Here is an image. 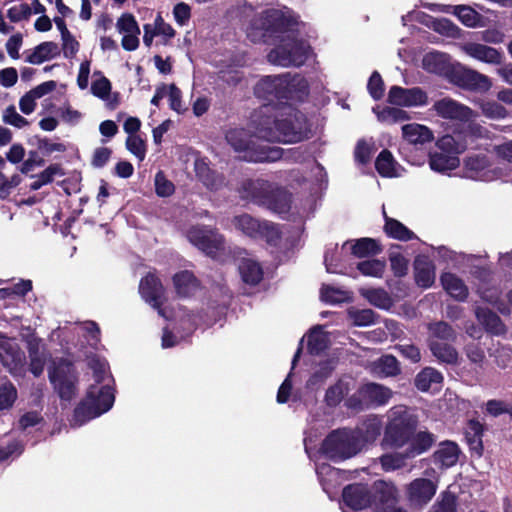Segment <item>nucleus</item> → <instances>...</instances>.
I'll return each instance as SVG.
<instances>
[{
	"instance_id": "nucleus-53",
	"label": "nucleus",
	"mask_w": 512,
	"mask_h": 512,
	"mask_svg": "<svg viewBox=\"0 0 512 512\" xmlns=\"http://www.w3.org/2000/svg\"><path fill=\"white\" fill-rule=\"evenodd\" d=\"M481 113L493 120L504 119L508 116L507 109L496 101H484L480 104Z\"/></svg>"
},
{
	"instance_id": "nucleus-31",
	"label": "nucleus",
	"mask_w": 512,
	"mask_h": 512,
	"mask_svg": "<svg viewBox=\"0 0 512 512\" xmlns=\"http://www.w3.org/2000/svg\"><path fill=\"white\" fill-rule=\"evenodd\" d=\"M435 441V435L429 431L415 432L406 450L411 458H415L427 452L434 445Z\"/></svg>"
},
{
	"instance_id": "nucleus-41",
	"label": "nucleus",
	"mask_w": 512,
	"mask_h": 512,
	"mask_svg": "<svg viewBox=\"0 0 512 512\" xmlns=\"http://www.w3.org/2000/svg\"><path fill=\"white\" fill-rule=\"evenodd\" d=\"M360 294L369 303L380 309H389L392 305L390 295L383 288L361 289Z\"/></svg>"
},
{
	"instance_id": "nucleus-44",
	"label": "nucleus",
	"mask_w": 512,
	"mask_h": 512,
	"mask_svg": "<svg viewBox=\"0 0 512 512\" xmlns=\"http://www.w3.org/2000/svg\"><path fill=\"white\" fill-rule=\"evenodd\" d=\"M431 333V340H438L441 342H454L457 334L453 327L444 321H439L429 325Z\"/></svg>"
},
{
	"instance_id": "nucleus-64",
	"label": "nucleus",
	"mask_w": 512,
	"mask_h": 512,
	"mask_svg": "<svg viewBox=\"0 0 512 512\" xmlns=\"http://www.w3.org/2000/svg\"><path fill=\"white\" fill-rule=\"evenodd\" d=\"M389 260L395 277L401 278L407 274L409 262L401 253L391 254Z\"/></svg>"
},
{
	"instance_id": "nucleus-37",
	"label": "nucleus",
	"mask_w": 512,
	"mask_h": 512,
	"mask_svg": "<svg viewBox=\"0 0 512 512\" xmlns=\"http://www.w3.org/2000/svg\"><path fill=\"white\" fill-rule=\"evenodd\" d=\"M336 364L337 360L333 358L320 361L317 370L314 371L307 380L306 387L314 388L315 386L324 382L327 378H329L332 375L333 371L336 368Z\"/></svg>"
},
{
	"instance_id": "nucleus-40",
	"label": "nucleus",
	"mask_w": 512,
	"mask_h": 512,
	"mask_svg": "<svg viewBox=\"0 0 512 512\" xmlns=\"http://www.w3.org/2000/svg\"><path fill=\"white\" fill-rule=\"evenodd\" d=\"M320 325L313 327L307 339V350L311 355H320L328 348V338Z\"/></svg>"
},
{
	"instance_id": "nucleus-62",
	"label": "nucleus",
	"mask_w": 512,
	"mask_h": 512,
	"mask_svg": "<svg viewBox=\"0 0 512 512\" xmlns=\"http://www.w3.org/2000/svg\"><path fill=\"white\" fill-rule=\"evenodd\" d=\"M373 153V147L364 139L358 140L355 150L354 158L359 164L366 165L370 162Z\"/></svg>"
},
{
	"instance_id": "nucleus-60",
	"label": "nucleus",
	"mask_w": 512,
	"mask_h": 512,
	"mask_svg": "<svg viewBox=\"0 0 512 512\" xmlns=\"http://www.w3.org/2000/svg\"><path fill=\"white\" fill-rule=\"evenodd\" d=\"M17 399V390L12 383L0 386V410L10 409Z\"/></svg>"
},
{
	"instance_id": "nucleus-30",
	"label": "nucleus",
	"mask_w": 512,
	"mask_h": 512,
	"mask_svg": "<svg viewBox=\"0 0 512 512\" xmlns=\"http://www.w3.org/2000/svg\"><path fill=\"white\" fill-rule=\"evenodd\" d=\"M233 224L236 229L240 230L246 236L252 239H259L264 220L261 221L252 217L250 214L243 213L234 217Z\"/></svg>"
},
{
	"instance_id": "nucleus-58",
	"label": "nucleus",
	"mask_w": 512,
	"mask_h": 512,
	"mask_svg": "<svg viewBox=\"0 0 512 512\" xmlns=\"http://www.w3.org/2000/svg\"><path fill=\"white\" fill-rule=\"evenodd\" d=\"M370 96L378 101L384 96V81L378 71H373L367 83Z\"/></svg>"
},
{
	"instance_id": "nucleus-63",
	"label": "nucleus",
	"mask_w": 512,
	"mask_h": 512,
	"mask_svg": "<svg viewBox=\"0 0 512 512\" xmlns=\"http://www.w3.org/2000/svg\"><path fill=\"white\" fill-rule=\"evenodd\" d=\"M155 191L160 197H169L175 191L174 184L165 177L162 171L155 175Z\"/></svg>"
},
{
	"instance_id": "nucleus-21",
	"label": "nucleus",
	"mask_w": 512,
	"mask_h": 512,
	"mask_svg": "<svg viewBox=\"0 0 512 512\" xmlns=\"http://www.w3.org/2000/svg\"><path fill=\"white\" fill-rule=\"evenodd\" d=\"M440 282L447 294H449L455 300L463 302L468 298V287L464 281L456 274L451 272H443L440 276Z\"/></svg>"
},
{
	"instance_id": "nucleus-4",
	"label": "nucleus",
	"mask_w": 512,
	"mask_h": 512,
	"mask_svg": "<svg viewBox=\"0 0 512 512\" xmlns=\"http://www.w3.org/2000/svg\"><path fill=\"white\" fill-rule=\"evenodd\" d=\"M227 143L235 152L241 153V159L247 162H275L283 157L281 147L259 142V136L251 135L244 128H231L225 134Z\"/></svg>"
},
{
	"instance_id": "nucleus-48",
	"label": "nucleus",
	"mask_w": 512,
	"mask_h": 512,
	"mask_svg": "<svg viewBox=\"0 0 512 512\" xmlns=\"http://www.w3.org/2000/svg\"><path fill=\"white\" fill-rule=\"evenodd\" d=\"M87 392H92V400L95 407L102 408L105 403H111L113 406L115 396L113 389L109 385H91Z\"/></svg>"
},
{
	"instance_id": "nucleus-42",
	"label": "nucleus",
	"mask_w": 512,
	"mask_h": 512,
	"mask_svg": "<svg viewBox=\"0 0 512 512\" xmlns=\"http://www.w3.org/2000/svg\"><path fill=\"white\" fill-rule=\"evenodd\" d=\"M458 496L450 490L442 491L429 512H457Z\"/></svg>"
},
{
	"instance_id": "nucleus-52",
	"label": "nucleus",
	"mask_w": 512,
	"mask_h": 512,
	"mask_svg": "<svg viewBox=\"0 0 512 512\" xmlns=\"http://www.w3.org/2000/svg\"><path fill=\"white\" fill-rule=\"evenodd\" d=\"M436 145L443 153L455 156L465 150V145L458 142L455 137L450 134H446L439 138Z\"/></svg>"
},
{
	"instance_id": "nucleus-61",
	"label": "nucleus",
	"mask_w": 512,
	"mask_h": 512,
	"mask_svg": "<svg viewBox=\"0 0 512 512\" xmlns=\"http://www.w3.org/2000/svg\"><path fill=\"white\" fill-rule=\"evenodd\" d=\"M3 122L16 128H23L29 125V121L17 113L14 105H9L3 112Z\"/></svg>"
},
{
	"instance_id": "nucleus-56",
	"label": "nucleus",
	"mask_w": 512,
	"mask_h": 512,
	"mask_svg": "<svg viewBox=\"0 0 512 512\" xmlns=\"http://www.w3.org/2000/svg\"><path fill=\"white\" fill-rule=\"evenodd\" d=\"M126 149L136 156L140 161H143L146 156V143L139 135H128L126 138Z\"/></svg>"
},
{
	"instance_id": "nucleus-49",
	"label": "nucleus",
	"mask_w": 512,
	"mask_h": 512,
	"mask_svg": "<svg viewBox=\"0 0 512 512\" xmlns=\"http://www.w3.org/2000/svg\"><path fill=\"white\" fill-rule=\"evenodd\" d=\"M385 268L386 262L380 259H369L357 264V269L362 275L375 278H381Z\"/></svg>"
},
{
	"instance_id": "nucleus-23",
	"label": "nucleus",
	"mask_w": 512,
	"mask_h": 512,
	"mask_svg": "<svg viewBox=\"0 0 512 512\" xmlns=\"http://www.w3.org/2000/svg\"><path fill=\"white\" fill-rule=\"evenodd\" d=\"M383 217V230L387 237L403 242L418 239L416 234L408 227H406L402 222L395 218L389 217L385 209H383Z\"/></svg>"
},
{
	"instance_id": "nucleus-6",
	"label": "nucleus",
	"mask_w": 512,
	"mask_h": 512,
	"mask_svg": "<svg viewBox=\"0 0 512 512\" xmlns=\"http://www.w3.org/2000/svg\"><path fill=\"white\" fill-rule=\"evenodd\" d=\"M310 46L295 35L287 34L267 55L268 61L283 67L302 66L308 59Z\"/></svg>"
},
{
	"instance_id": "nucleus-36",
	"label": "nucleus",
	"mask_w": 512,
	"mask_h": 512,
	"mask_svg": "<svg viewBox=\"0 0 512 512\" xmlns=\"http://www.w3.org/2000/svg\"><path fill=\"white\" fill-rule=\"evenodd\" d=\"M460 164L459 158L448 153H431L429 165L433 171L445 173L456 169Z\"/></svg>"
},
{
	"instance_id": "nucleus-55",
	"label": "nucleus",
	"mask_w": 512,
	"mask_h": 512,
	"mask_svg": "<svg viewBox=\"0 0 512 512\" xmlns=\"http://www.w3.org/2000/svg\"><path fill=\"white\" fill-rule=\"evenodd\" d=\"M345 395V388L343 383L339 380L335 384L328 387L325 393L324 401L329 407L338 406Z\"/></svg>"
},
{
	"instance_id": "nucleus-13",
	"label": "nucleus",
	"mask_w": 512,
	"mask_h": 512,
	"mask_svg": "<svg viewBox=\"0 0 512 512\" xmlns=\"http://www.w3.org/2000/svg\"><path fill=\"white\" fill-rule=\"evenodd\" d=\"M164 292L163 284L156 274L149 272L140 280L139 293L141 297L156 309L162 317L165 316L163 309L165 301Z\"/></svg>"
},
{
	"instance_id": "nucleus-45",
	"label": "nucleus",
	"mask_w": 512,
	"mask_h": 512,
	"mask_svg": "<svg viewBox=\"0 0 512 512\" xmlns=\"http://www.w3.org/2000/svg\"><path fill=\"white\" fill-rule=\"evenodd\" d=\"M375 169L382 177L395 176V160L388 149H383L377 156Z\"/></svg>"
},
{
	"instance_id": "nucleus-43",
	"label": "nucleus",
	"mask_w": 512,
	"mask_h": 512,
	"mask_svg": "<svg viewBox=\"0 0 512 512\" xmlns=\"http://www.w3.org/2000/svg\"><path fill=\"white\" fill-rule=\"evenodd\" d=\"M412 459L407 450L383 454L379 460L384 471H394L406 466L407 460Z\"/></svg>"
},
{
	"instance_id": "nucleus-9",
	"label": "nucleus",
	"mask_w": 512,
	"mask_h": 512,
	"mask_svg": "<svg viewBox=\"0 0 512 512\" xmlns=\"http://www.w3.org/2000/svg\"><path fill=\"white\" fill-rule=\"evenodd\" d=\"M438 483L429 478H415L405 485L404 495L412 510H422L436 495Z\"/></svg>"
},
{
	"instance_id": "nucleus-16",
	"label": "nucleus",
	"mask_w": 512,
	"mask_h": 512,
	"mask_svg": "<svg viewBox=\"0 0 512 512\" xmlns=\"http://www.w3.org/2000/svg\"><path fill=\"white\" fill-rule=\"evenodd\" d=\"M92 400V392H87L73 411V419L78 425H83L88 421L99 417L111 409V403H105L102 408L95 407Z\"/></svg>"
},
{
	"instance_id": "nucleus-19",
	"label": "nucleus",
	"mask_w": 512,
	"mask_h": 512,
	"mask_svg": "<svg viewBox=\"0 0 512 512\" xmlns=\"http://www.w3.org/2000/svg\"><path fill=\"white\" fill-rule=\"evenodd\" d=\"M172 281L177 295L181 298L191 297L200 288V281L189 270L177 272Z\"/></svg>"
},
{
	"instance_id": "nucleus-22",
	"label": "nucleus",
	"mask_w": 512,
	"mask_h": 512,
	"mask_svg": "<svg viewBox=\"0 0 512 512\" xmlns=\"http://www.w3.org/2000/svg\"><path fill=\"white\" fill-rule=\"evenodd\" d=\"M382 431V422L377 416L367 417L361 424V427L354 430L353 433L359 439V445L361 449L367 443H373L380 435Z\"/></svg>"
},
{
	"instance_id": "nucleus-3",
	"label": "nucleus",
	"mask_w": 512,
	"mask_h": 512,
	"mask_svg": "<svg viewBox=\"0 0 512 512\" xmlns=\"http://www.w3.org/2000/svg\"><path fill=\"white\" fill-rule=\"evenodd\" d=\"M239 191L243 198L275 213H288L291 209L292 194L268 180L246 179L242 182Z\"/></svg>"
},
{
	"instance_id": "nucleus-18",
	"label": "nucleus",
	"mask_w": 512,
	"mask_h": 512,
	"mask_svg": "<svg viewBox=\"0 0 512 512\" xmlns=\"http://www.w3.org/2000/svg\"><path fill=\"white\" fill-rule=\"evenodd\" d=\"M373 503L379 510H387L398 503V489L393 483L379 481L374 485Z\"/></svg>"
},
{
	"instance_id": "nucleus-29",
	"label": "nucleus",
	"mask_w": 512,
	"mask_h": 512,
	"mask_svg": "<svg viewBox=\"0 0 512 512\" xmlns=\"http://www.w3.org/2000/svg\"><path fill=\"white\" fill-rule=\"evenodd\" d=\"M360 394L362 397L375 406L385 405L392 396L391 390L377 383H368L364 385Z\"/></svg>"
},
{
	"instance_id": "nucleus-35",
	"label": "nucleus",
	"mask_w": 512,
	"mask_h": 512,
	"mask_svg": "<svg viewBox=\"0 0 512 512\" xmlns=\"http://www.w3.org/2000/svg\"><path fill=\"white\" fill-rule=\"evenodd\" d=\"M242 281L249 285H257L263 279V270L260 264L252 259H242L239 264Z\"/></svg>"
},
{
	"instance_id": "nucleus-39",
	"label": "nucleus",
	"mask_w": 512,
	"mask_h": 512,
	"mask_svg": "<svg viewBox=\"0 0 512 512\" xmlns=\"http://www.w3.org/2000/svg\"><path fill=\"white\" fill-rule=\"evenodd\" d=\"M382 251L380 243L373 238H360L355 241L351 247V253L358 257L364 258L368 256H374Z\"/></svg>"
},
{
	"instance_id": "nucleus-12",
	"label": "nucleus",
	"mask_w": 512,
	"mask_h": 512,
	"mask_svg": "<svg viewBox=\"0 0 512 512\" xmlns=\"http://www.w3.org/2000/svg\"><path fill=\"white\" fill-rule=\"evenodd\" d=\"M0 359L2 364L14 376H22L26 372V356L20 346L0 332Z\"/></svg>"
},
{
	"instance_id": "nucleus-54",
	"label": "nucleus",
	"mask_w": 512,
	"mask_h": 512,
	"mask_svg": "<svg viewBox=\"0 0 512 512\" xmlns=\"http://www.w3.org/2000/svg\"><path fill=\"white\" fill-rule=\"evenodd\" d=\"M378 119L382 122L394 124L408 120L409 115L405 110L399 108V106L385 107L381 112L378 113Z\"/></svg>"
},
{
	"instance_id": "nucleus-28",
	"label": "nucleus",
	"mask_w": 512,
	"mask_h": 512,
	"mask_svg": "<svg viewBox=\"0 0 512 512\" xmlns=\"http://www.w3.org/2000/svg\"><path fill=\"white\" fill-rule=\"evenodd\" d=\"M459 454L460 449L455 442L444 441L433 453V461L441 467L449 468L458 462Z\"/></svg>"
},
{
	"instance_id": "nucleus-10",
	"label": "nucleus",
	"mask_w": 512,
	"mask_h": 512,
	"mask_svg": "<svg viewBox=\"0 0 512 512\" xmlns=\"http://www.w3.org/2000/svg\"><path fill=\"white\" fill-rule=\"evenodd\" d=\"M187 237L195 247L210 257H215L224 247L223 235L217 229L205 225L192 226Z\"/></svg>"
},
{
	"instance_id": "nucleus-8",
	"label": "nucleus",
	"mask_w": 512,
	"mask_h": 512,
	"mask_svg": "<svg viewBox=\"0 0 512 512\" xmlns=\"http://www.w3.org/2000/svg\"><path fill=\"white\" fill-rule=\"evenodd\" d=\"M48 377L61 400L71 401L75 397L79 377L72 361L60 358L49 367Z\"/></svg>"
},
{
	"instance_id": "nucleus-11",
	"label": "nucleus",
	"mask_w": 512,
	"mask_h": 512,
	"mask_svg": "<svg viewBox=\"0 0 512 512\" xmlns=\"http://www.w3.org/2000/svg\"><path fill=\"white\" fill-rule=\"evenodd\" d=\"M449 78L456 86L473 92L485 93L492 87L488 76L462 65L452 67Z\"/></svg>"
},
{
	"instance_id": "nucleus-57",
	"label": "nucleus",
	"mask_w": 512,
	"mask_h": 512,
	"mask_svg": "<svg viewBox=\"0 0 512 512\" xmlns=\"http://www.w3.org/2000/svg\"><path fill=\"white\" fill-rule=\"evenodd\" d=\"M378 367L386 376H397L401 373L400 363L393 355H384L379 359Z\"/></svg>"
},
{
	"instance_id": "nucleus-33",
	"label": "nucleus",
	"mask_w": 512,
	"mask_h": 512,
	"mask_svg": "<svg viewBox=\"0 0 512 512\" xmlns=\"http://www.w3.org/2000/svg\"><path fill=\"white\" fill-rule=\"evenodd\" d=\"M452 342H441L438 340H429V349L433 356L440 362L447 364H456L458 360V352L451 345Z\"/></svg>"
},
{
	"instance_id": "nucleus-24",
	"label": "nucleus",
	"mask_w": 512,
	"mask_h": 512,
	"mask_svg": "<svg viewBox=\"0 0 512 512\" xmlns=\"http://www.w3.org/2000/svg\"><path fill=\"white\" fill-rule=\"evenodd\" d=\"M464 49L470 57L481 62L488 64H500L502 62V53L496 48L480 43H468Z\"/></svg>"
},
{
	"instance_id": "nucleus-46",
	"label": "nucleus",
	"mask_w": 512,
	"mask_h": 512,
	"mask_svg": "<svg viewBox=\"0 0 512 512\" xmlns=\"http://www.w3.org/2000/svg\"><path fill=\"white\" fill-rule=\"evenodd\" d=\"M196 174L209 190H217L223 184V176L210 169L207 165L196 166Z\"/></svg>"
},
{
	"instance_id": "nucleus-5",
	"label": "nucleus",
	"mask_w": 512,
	"mask_h": 512,
	"mask_svg": "<svg viewBox=\"0 0 512 512\" xmlns=\"http://www.w3.org/2000/svg\"><path fill=\"white\" fill-rule=\"evenodd\" d=\"M418 423V417L408 410H394L384 429L382 445L392 449L404 447L414 436Z\"/></svg>"
},
{
	"instance_id": "nucleus-47",
	"label": "nucleus",
	"mask_w": 512,
	"mask_h": 512,
	"mask_svg": "<svg viewBox=\"0 0 512 512\" xmlns=\"http://www.w3.org/2000/svg\"><path fill=\"white\" fill-rule=\"evenodd\" d=\"M489 166V159L484 154L471 155L464 160V168L470 178H476L479 173L487 170Z\"/></svg>"
},
{
	"instance_id": "nucleus-15",
	"label": "nucleus",
	"mask_w": 512,
	"mask_h": 512,
	"mask_svg": "<svg viewBox=\"0 0 512 512\" xmlns=\"http://www.w3.org/2000/svg\"><path fill=\"white\" fill-rule=\"evenodd\" d=\"M344 504L354 511L370 507L373 504V494L367 484L353 483L344 487L342 491Z\"/></svg>"
},
{
	"instance_id": "nucleus-32",
	"label": "nucleus",
	"mask_w": 512,
	"mask_h": 512,
	"mask_svg": "<svg viewBox=\"0 0 512 512\" xmlns=\"http://www.w3.org/2000/svg\"><path fill=\"white\" fill-rule=\"evenodd\" d=\"M60 54L57 43L52 41L42 42L34 48V51L26 57V61L31 64H41L53 59Z\"/></svg>"
},
{
	"instance_id": "nucleus-27",
	"label": "nucleus",
	"mask_w": 512,
	"mask_h": 512,
	"mask_svg": "<svg viewBox=\"0 0 512 512\" xmlns=\"http://www.w3.org/2000/svg\"><path fill=\"white\" fill-rule=\"evenodd\" d=\"M442 12L457 16L466 27L475 28L480 25L482 15L467 5H444Z\"/></svg>"
},
{
	"instance_id": "nucleus-25",
	"label": "nucleus",
	"mask_w": 512,
	"mask_h": 512,
	"mask_svg": "<svg viewBox=\"0 0 512 512\" xmlns=\"http://www.w3.org/2000/svg\"><path fill=\"white\" fill-rule=\"evenodd\" d=\"M483 433L484 426L480 421L477 419H471L468 421L465 431V439L471 454L476 455L477 457H481L483 455Z\"/></svg>"
},
{
	"instance_id": "nucleus-20",
	"label": "nucleus",
	"mask_w": 512,
	"mask_h": 512,
	"mask_svg": "<svg viewBox=\"0 0 512 512\" xmlns=\"http://www.w3.org/2000/svg\"><path fill=\"white\" fill-rule=\"evenodd\" d=\"M414 278L419 287L430 288L435 282L434 263L427 257H416L414 260Z\"/></svg>"
},
{
	"instance_id": "nucleus-7",
	"label": "nucleus",
	"mask_w": 512,
	"mask_h": 512,
	"mask_svg": "<svg viewBox=\"0 0 512 512\" xmlns=\"http://www.w3.org/2000/svg\"><path fill=\"white\" fill-rule=\"evenodd\" d=\"M359 439L352 430L337 429L331 431L323 440L320 451L331 461L349 459L361 451Z\"/></svg>"
},
{
	"instance_id": "nucleus-14",
	"label": "nucleus",
	"mask_w": 512,
	"mask_h": 512,
	"mask_svg": "<svg viewBox=\"0 0 512 512\" xmlns=\"http://www.w3.org/2000/svg\"><path fill=\"white\" fill-rule=\"evenodd\" d=\"M387 102L399 107H420L428 104V95L421 87L391 86Z\"/></svg>"
},
{
	"instance_id": "nucleus-26",
	"label": "nucleus",
	"mask_w": 512,
	"mask_h": 512,
	"mask_svg": "<svg viewBox=\"0 0 512 512\" xmlns=\"http://www.w3.org/2000/svg\"><path fill=\"white\" fill-rule=\"evenodd\" d=\"M476 318L490 334L502 335L506 332V326L500 316L487 307H478Z\"/></svg>"
},
{
	"instance_id": "nucleus-1",
	"label": "nucleus",
	"mask_w": 512,
	"mask_h": 512,
	"mask_svg": "<svg viewBox=\"0 0 512 512\" xmlns=\"http://www.w3.org/2000/svg\"><path fill=\"white\" fill-rule=\"evenodd\" d=\"M255 132L268 142L296 144L313 136L312 124L298 108L280 107L274 115L260 114L255 120Z\"/></svg>"
},
{
	"instance_id": "nucleus-50",
	"label": "nucleus",
	"mask_w": 512,
	"mask_h": 512,
	"mask_svg": "<svg viewBox=\"0 0 512 512\" xmlns=\"http://www.w3.org/2000/svg\"><path fill=\"white\" fill-rule=\"evenodd\" d=\"M259 239L265 240L269 246L278 247L282 240V232L277 224L264 220Z\"/></svg>"
},
{
	"instance_id": "nucleus-17",
	"label": "nucleus",
	"mask_w": 512,
	"mask_h": 512,
	"mask_svg": "<svg viewBox=\"0 0 512 512\" xmlns=\"http://www.w3.org/2000/svg\"><path fill=\"white\" fill-rule=\"evenodd\" d=\"M433 109L445 119L468 120L471 109L450 98H443L434 103Z\"/></svg>"
},
{
	"instance_id": "nucleus-2",
	"label": "nucleus",
	"mask_w": 512,
	"mask_h": 512,
	"mask_svg": "<svg viewBox=\"0 0 512 512\" xmlns=\"http://www.w3.org/2000/svg\"><path fill=\"white\" fill-rule=\"evenodd\" d=\"M254 95L267 105L283 107L291 101H303L309 95V84L300 74L265 75L254 86Z\"/></svg>"
},
{
	"instance_id": "nucleus-59",
	"label": "nucleus",
	"mask_w": 512,
	"mask_h": 512,
	"mask_svg": "<svg viewBox=\"0 0 512 512\" xmlns=\"http://www.w3.org/2000/svg\"><path fill=\"white\" fill-rule=\"evenodd\" d=\"M265 30L271 33H282L286 29L285 18L282 14L277 11H273L269 14L263 22Z\"/></svg>"
},
{
	"instance_id": "nucleus-51",
	"label": "nucleus",
	"mask_w": 512,
	"mask_h": 512,
	"mask_svg": "<svg viewBox=\"0 0 512 512\" xmlns=\"http://www.w3.org/2000/svg\"><path fill=\"white\" fill-rule=\"evenodd\" d=\"M423 66L428 72L443 73L445 71V55L438 52H431L424 56Z\"/></svg>"
},
{
	"instance_id": "nucleus-38",
	"label": "nucleus",
	"mask_w": 512,
	"mask_h": 512,
	"mask_svg": "<svg viewBox=\"0 0 512 512\" xmlns=\"http://www.w3.org/2000/svg\"><path fill=\"white\" fill-rule=\"evenodd\" d=\"M443 382V375L432 367H425L415 377V387L422 391L427 392L433 383L440 384Z\"/></svg>"
},
{
	"instance_id": "nucleus-34",
	"label": "nucleus",
	"mask_w": 512,
	"mask_h": 512,
	"mask_svg": "<svg viewBox=\"0 0 512 512\" xmlns=\"http://www.w3.org/2000/svg\"><path fill=\"white\" fill-rule=\"evenodd\" d=\"M402 134L405 139L414 144L431 142L434 138L433 132L421 124H406L402 127Z\"/></svg>"
}]
</instances>
